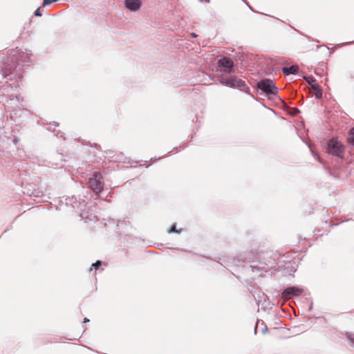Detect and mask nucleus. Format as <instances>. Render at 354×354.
Returning a JSON list of instances; mask_svg holds the SVG:
<instances>
[{
	"instance_id": "obj_14",
	"label": "nucleus",
	"mask_w": 354,
	"mask_h": 354,
	"mask_svg": "<svg viewBox=\"0 0 354 354\" xmlns=\"http://www.w3.org/2000/svg\"><path fill=\"white\" fill-rule=\"evenodd\" d=\"M35 16H37V17H41V13L39 11V8H37L35 11Z\"/></svg>"
},
{
	"instance_id": "obj_10",
	"label": "nucleus",
	"mask_w": 354,
	"mask_h": 354,
	"mask_svg": "<svg viewBox=\"0 0 354 354\" xmlns=\"http://www.w3.org/2000/svg\"><path fill=\"white\" fill-rule=\"evenodd\" d=\"M347 140L349 143L354 145V127L350 130Z\"/></svg>"
},
{
	"instance_id": "obj_13",
	"label": "nucleus",
	"mask_w": 354,
	"mask_h": 354,
	"mask_svg": "<svg viewBox=\"0 0 354 354\" xmlns=\"http://www.w3.org/2000/svg\"><path fill=\"white\" fill-rule=\"evenodd\" d=\"M101 263H102V262L98 260L95 263L92 264L91 268H93L94 269L97 270V269H98V268L101 265Z\"/></svg>"
},
{
	"instance_id": "obj_12",
	"label": "nucleus",
	"mask_w": 354,
	"mask_h": 354,
	"mask_svg": "<svg viewBox=\"0 0 354 354\" xmlns=\"http://www.w3.org/2000/svg\"><path fill=\"white\" fill-rule=\"evenodd\" d=\"M169 233H171V232H174V233H180V230H176V225H172L171 226V227L169 228V231H168Z\"/></svg>"
},
{
	"instance_id": "obj_3",
	"label": "nucleus",
	"mask_w": 354,
	"mask_h": 354,
	"mask_svg": "<svg viewBox=\"0 0 354 354\" xmlns=\"http://www.w3.org/2000/svg\"><path fill=\"white\" fill-rule=\"evenodd\" d=\"M220 82L232 88H244L246 87L245 82L236 76H231L229 78L222 77Z\"/></svg>"
},
{
	"instance_id": "obj_5",
	"label": "nucleus",
	"mask_w": 354,
	"mask_h": 354,
	"mask_svg": "<svg viewBox=\"0 0 354 354\" xmlns=\"http://www.w3.org/2000/svg\"><path fill=\"white\" fill-rule=\"evenodd\" d=\"M305 80L308 82V84L310 86L312 89L315 92V95L316 98L320 99L322 97V91L319 85V84L317 82L316 80L310 76L304 77Z\"/></svg>"
},
{
	"instance_id": "obj_9",
	"label": "nucleus",
	"mask_w": 354,
	"mask_h": 354,
	"mask_svg": "<svg viewBox=\"0 0 354 354\" xmlns=\"http://www.w3.org/2000/svg\"><path fill=\"white\" fill-rule=\"evenodd\" d=\"M282 72L286 75H289L290 74L296 75L299 72V67L297 65H292L290 67H283L282 68Z\"/></svg>"
},
{
	"instance_id": "obj_8",
	"label": "nucleus",
	"mask_w": 354,
	"mask_h": 354,
	"mask_svg": "<svg viewBox=\"0 0 354 354\" xmlns=\"http://www.w3.org/2000/svg\"><path fill=\"white\" fill-rule=\"evenodd\" d=\"M124 5L131 11H136L140 8L141 3L139 0H125Z\"/></svg>"
},
{
	"instance_id": "obj_11",
	"label": "nucleus",
	"mask_w": 354,
	"mask_h": 354,
	"mask_svg": "<svg viewBox=\"0 0 354 354\" xmlns=\"http://www.w3.org/2000/svg\"><path fill=\"white\" fill-rule=\"evenodd\" d=\"M346 335L347 337V339L349 341V344L351 346H354V333L347 332V333H346Z\"/></svg>"
},
{
	"instance_id": "obj_7",
	"label": "nucleus",
	"mask_w": 354,
	"mask_h": 354,
	"mask_svg": "<svg viewBox=\"0 0 354 354\" xmlns=\"http://www.w3.org/2000/svg\"><path fill=\"white\" fill-rule=\"evenodd\" d=\"M302 293V290L298 287L291 286L286 288L282 292L281 296L284 299L290 298L291 295L299 296Z\"/></svg>"
},
{
	"instance_id": "obj_2",
	"label": "nucleus",
	"mask_w": 354,
	"mask_h": 354,
	"mask_svg": "<svg viewBox=\"0 0 354 354\" xmlns=\"http://www.w3.org/2000/svg\"><path fill=\"white\" fill-rule=\"evenodd\" d=\"M89 187L96 193L99 194L103 189L104 183L102 176L100 173H95L88 180Z\"/></svg>"
},
{
	"instance_id": "obj_4",
	"label": "nucleus",
	"mask_w": 354,
	"mask_h": 354,
	"mask_svg": "<svg viewBox=\"0 0 354 354\" xmlns=\"http://www.w3.org/2000/svg\"><path fill=\"white\" fill-rule=\"evenodd\" d=\"M328 151L330 154L342 158V145L337 140L333 138L328 142Z\"/></svg>"
},
{
	"instance_id": "obj_6",
	"label": "nucleus",
	"mask_w": 354,
	"mask_h": 354,
	"mask_svg": "<svg viewBox=\"0 0 354 354\" xmlns=\"http://www.w3.org/2000/svg\"><path fill=\"white\" fill-rule=\"evenodd\" d=\"M218 64L220 66L225 68L226 73H231L233 72L234 62L232 59L228 57H223L218 60Z\"/></svg>"
},
{
	"instance_id": "obj_1",
	"label": "nucleus",
	"mask_w": 354,
	"mask_h": 354,
	"mask_svg": "<svg viewBox=\"0 0 354 354\" xmlns=\"http://www.w3.org/2000/svg\"><path fill=\"white\" fill-rule=\"evenodd\" d=\"M257 88L266 95H276L278 90L274 82L270 79H264L259 82Z\"/></svg>"
},
{
	"instance_id": "obj_15",
	"label": "nucleus",
	"mask_w": 354,
	"mask_h": 354,
	"mask_svg": "<svg viewBox=\"0 0 354 354\" xmlns=\"http://www.w3.org/2000/svg\"><path fill=\"white\" fill-rule=\"evenodd\" d=\"M89 322V319L88 318L85 317L84 319V323H86V322Z\"/></svg>"
},
{
	"instance_id": "obj_16",
	"label": "nucleus",
	"mask_w": 354,
	"mask_h": 354,
	"mask_svg": "<svg viewBox=\"0 0 354 354\" xmlns=\"http://www.w3.org/2000/svg\"><path fill=\"white\" fill-rule=\"evenodd\" d=\"M193 37H196V35L194 33H192Z\"/></svg>"
}]
</instances>
